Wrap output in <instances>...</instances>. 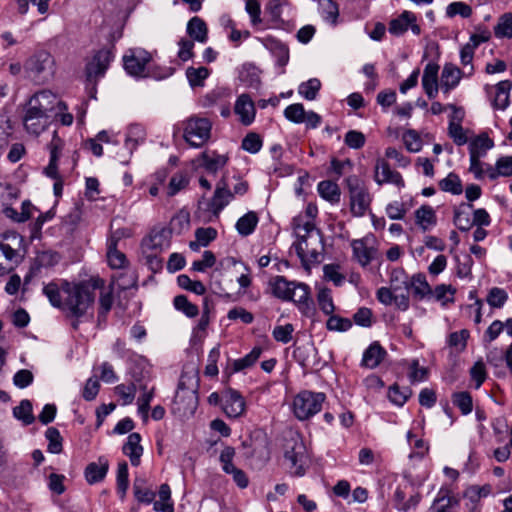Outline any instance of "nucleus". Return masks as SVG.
Returning <instances> with one entry per match:
<instances>
[{
    "label": "nucleus",
    "instance_id": "cd10ccee",
    "mask_svg": "<svg viewBox=\"0 0 512 512\" xmlns=\"http://www.w3.org/2000/svg\"><path fill=\"white\" fill-rule=\"evenodd\" d=\"M386 356L385 349L378 343H372L363 353L362 366L376 368Z\"/></svg>",
    "mask_w": 512,
    "mask_h": 512
},
{
    "label": "nucleus",
    "instance_id": "5fc2aeb1",
    "mask_svg": "<svg viewBox=\"0 0 512 512\" xmlns=\"http://www.w3.org/2000/svg\"><path fill=\"white\" fill-rule=\"evenodd\" d=\"M209 76V70L206 67H189L186 70V77L192 87L203 86L205 79Z\"/></svg>",
    "mask_w": 512,
    "mask_h": 512
},
{
    "label": "nucleus",
    "instance_id": "6e6552de",
    "mask_svg": "<svg viewBox=\"0 0 512 512\" xmlns=\"http://www.w3.org/2000/svg\"><path fill=\"white\" fill-rule=\"evenodd\" d=\"M151 61V55L144 49H130L123 57L126 72L135 77H144L145 69Z\"/></svg>",
    "mask_w": 512,
    "mask_h": 512
},
{
    "label": "nucleus",
    "instance_id": "4be33fe9",
    "mask_svg": "<svg viewBox=\"0 0 512 512\" xmlns=\"http://www.w3.org/2000/svg\"><path fill=\"white\" fill-rule=\"evenodd\" d=\"M109 470V462L100 457L97 462L89 463L84 471L86 481L92 485L104 480Z\"/></svg>",
    "mask_w": 512,
    "mask_h": 512
},
{
    "label": "nucleus",
    "instance_id": "4d7b16f0",
    "mask_svg": "<svg viewBox=\"0 0 512 512\" xmlns=\"http://www.w3.org/2000/svg\"><path fill=\"white\" fill-rule=\"evenodd\" d=\"M317 301L319 308L323 313L326 315H331L334 310L335 306L332 299L331 290L328 288H322L319 290L317 295Z\"/></svg>",
    "mask_w": 512,
    "mask_h": 512
},
{
    "label": "nucleus",
    "instance_id": "393cba45",
    "mask_svg": "<svg viewBox=\"0 0 512 512\" xmlns=\"http://www.w3.org/2000/svg\"><path fill=\"white\" fill-rule=\"evenodd\" d=\"M141 436L139 433L129 434L126 443L123 445V453L129 457L130 462L133 466L140 464V458L143 453V447L140 444Z\"/></svg>",
    "mask_w": 512,
    "mask_h": 512
},
{
    "label": "nucleus",
    "instance_id": "3c124183",
    "mask_svg": "<svg viewBox=\"0 0 512 512\" xmlns=\"http://www.w3.org/2000/svg\"><path fill=\"white\" fill-rule=\"evenodd\" d=\"M390 288L395 292L409 291V278L402 269L392 271Z\"/></svg>",
    "mask_w": 512,
    "mask_h": 512
},
{
    "label": "nucleus",
    "instance_id": "dca6fc26",
    "mask_svg": "<svg viewBox=\"0 0 512 512\" xmlns=\"http://www.w3.org/2000/svg\"><path fill=\"white\" fill-rule=\"evenodd\" d=\"M50 123V116H45L41 113H36L25 107V114L23 117V124L26 131L33 135L39 136Z\"/></svg>",
    "mask_w": 512,
    "mask_h": 512
},
{
    "label": "nucleus",
    "instance_id": "de8ad7c7",
    "mask_svg": "<svg viewBox=\"0 0 512 512\" xmlns=\"http://www.w3.org/2000/svg\"><path fill=\"white\" fill-rule=\"evenodd\" d=\"M321 88V82L317 78H311L298 87V93L306 100H314Z\"/></svg>",
    "mask_w": 512,
    "mask_h": 512
},
{
    "label": "nucleus",
    "instance_id": "39448f33",
    "mask_svg": "<svg viewBox=\"0 0 512 512\" xmlns=\"http://www.w3.org/2000/svg\"><path fill=\"white\" fill-rule=\"evenodd\" d=\"M326 395L322 392L304 390L299 392L293 399V413L295 417L304 421L310 419L321 411Z\"/></svg>",
    "mask_w": 512,
    "mask_h": 512
},
{
    "label": "nucleus",
    "instance_id": "774afa93",
    "mask_svg": "<svg viewBox=\"0 0 512 512\" xmlns=\"http://www.w3.org/2000/svg\"><path fill=\"white\" fill-rule=\"evenodd\" d=\"M403 142L409 152H419L422 149V141L415 130H408L403 134Z\"/></svg>",
    "mask_w": 512,
    "mask_h": 512
},
{
    "label": "nucleus",
    "instance_id": "09e8293b",
    "mask_svg": "<svg viewBox=\"0 0 512 512\" xmlns=\"http://www.w3.org/2000/svg\"><path fill=\"white\" fill-rule=\"evenodd\" d=\"M13 415L25 425L32 424L34 422V416L32 414L31 402L27 399L22 400L20 404L13 409Z\"/></svg>",
    "mask_w": 512,
    "mask_h": 512
},
{
    "label": "nucleus",
    "instance_id": "4468645a",
    "mask_svg": "<svg viewBox=\"0 0 512 512\" xmlns=\"http://www.w3.org/2000/svg\"><path fill=\"white\" fill-rule=\"evenodd\" d=\"M374 180L378 185L393 184L398 188H403L405 182L402 175L390 168L388 162L383 159H378L374 169Z\"/></svg>",
    "mask_w": 512,
    "mask_h": 512
},
{
    "label": "nucleus",
    "instance_id": "c756f323",
    "mask_svg": "<svg viewBox=\"0 0 512 512\" xmlns=\"http://www.w3.org/2000/svg\"><path fill=\"white\" fill-rule=\"evenodd\" d=\"M415 221L421 230L425 232L436 225V213L431 206L422 205L415 211Z\"/></svg>",
    "mask_w": 512,
    "mask_h": 512
},
{
    "label": "nucleus",
    "instance_id": "412c9836",
    "mask_svg": "<svg viewBox=\"0 0 512 512\" xmlns=\"http://www.w3.org/2000/svg\"><path fill=\"white\" fill-rule=\"evenodd\" d=\"M465 73L453 64H445L441 73L440 89L448 94L456 88Z\"/></svg>",
    "mask_w": 512,
    "mask_h": 512
},
{
    "label": "nucleus",
    "instance_id": "473e14b6",
    "mask_svg": "<svg viewBox=\"0 0 512 512\" xmlns=\"http://www.w3.org/2000/svg\"><path fill=\"white\" fill-rule=\"evenodd\" d=\"M416 21V16L410 11H404L397 18L392 19L389 23L388 31L395 36L402 35L405 33L411 22Z\"/></svg>",
    "mask_w": 512,
    "mask_h": 512
},
{
    "label": "nucleus",
    "instance_id": "72a5a7b5",
    "mask_svg": "<svg viewBox=\"0 0 512 512\" xmlns=\"http://www.w3.org/2000/svg\"><path fill=\"white\" fill-rule=\"evenodd\" d=\"M511 88L512 82L510 80L500 81L495 86L496 93L493 100L494 108L505 110L508 107Z\"/></svg>",
    "mask_w": 512,
    "mask_h": 512
},
{
    "label": "nucleus",
    "instance_id": "e433bc0d",
    "mask_svg": "<svg viewBox=\"0 0 512 512\" xmlns=\"http://www.w3.org/2000/svg\"><path fill=\"white\" fill-rule=\"evenodd\" d=\"M187 33L191 38L200 43H205L208 38V29L206 23L197 16L189 20L187 24Z\"/></svg>",
    "mask_w": 512,
    "mask_h": 512
},
{
    "label": "nucleus",
    "instance_id": "1a4fd4ad",
    "mask_svg": "<svg viewBox=\"0 0 512 512\" xmlns=\"http://www.w3.org/2000/svg\"><path fill=\"white\" fill-rule=\"evenodd\" d=\"M113 58L112 49L104 48L99 50L86 65L87 80L89 82H96L99 77H102Z\"/></svg>",
    "mask_w": 512,
    "mask_h": 512
},
{
    "label": "nucleus",
    "instance_id": "f3484780",
    "mask_svg": "<svg viewBox=\"0 0 512 512\" xmlns=\"http://www.w3.org/2000/svg\"><path fill=\"white\" fill-rule=\"evenodd\" d=\"M170 246V231L165 228L153 229L143 240V247L155 253Z\"/></svg>",
    "mask_w": 512,
    "mask_h": 512
},
{
    "label": "nucleus",
    "instance_id": "7c9ffc66",
    "mask_svg": "<svg viewBox=\"0 0 512 512\" xmlns=\"http://www.w3.org/2000/svg\"><path fill=\"white\" fill-rule=\"evenodd\" d=\"M258 223L259 217L257 213L255 211H248L237 220L235 229L240 236L247 237L255 231Z\"/></svg>",
    "mask_w": 512,
    "mask_h": 512
},
{
    "label": "nucleus",
    "instance_id": "ddd939ff",
    "mask_svg": "<svg viewBox=\"0 0 512 512\" xmlns=\"http://www.w3.org/2000/svg\"><path fill=\"white\" fill-rule=\"evenodd\" d=\"M234 194L228 188L225 178H221L217 184L208 206L213 215L218 218L221 211L233 200Z\"/></svg>",
    "mask_w": 512,
    "mask_h": 512
},
{
    "label": "nucleus",
    "instance_id": "5701e85b",
    "mask_svg": "<svg viewBox=\"0 0 512 512\" xmlns=\"http://www.w3.org/2000/svg\"><path fill=\"white\" fill-rule=\"evenodd\" d=\"M506 330L507 335L512 337V318H508L505 322L500 320L493 321L484 332L482 342L485 348H488L499 335Z\"/></svg>",
    "mask_w": 512,
    "mask_h": 512
},
{
    "label": "nucleus",
    "instance_id": "aec40b11",
    "mask_svg": "<svg viewBox=\"0 0 512 512\" xmlns=\"http://www.w3.org/2000/svg\"><path fill=\"white\" fill-rule=\"evenodd\" d=\"M20 262V256L10 244L0 241V276L11 272Z\"/></svg>",
    "mask_w": 512,
    "mask_h": 512
},
{
    "label": "nucleus",
    "instance_id": "6ab92c4d",
    "mask_svg": "<svg viewBox=\"0 0 512 512\" xmlns=\"http://www.w3.org/2000/svg\"><path fill=\"white\" fill-rule=\"evenodd\" d=\"M439 65L436 63H428L423 71L422 87L429 99H434L440 88L438 83Z\"/></svg>",
    "mask_w": 512,
    "mask_h": 512
},
{
    "label": "nucleus",
    "instance_id": "9d476101",
    "mask_svg": "<svg viewBox=\"0 0 512 512\" xmlns=\"http://www.w3.org/2000/svg\"><path fill=\"white\" fill-rule=\"evenodd\" d=\"M234 456L235 449L233 447L227 446L221 451L220 462L222 469L225 473L232 475L233 481L239 488L244 489L248 486L249 479L243 470L233 464Z\"/></svg>",
    "mask_w": 512,
    "mask_h": 512
},
{
    "label": "nucleus",
    "instance_id": "f8f14e48",
    "mask_svg": "<svg viewBox=\"0 0 512 512\" xmlns=\"http://www.w3.org/2000/svg\"><path fill=\"white\" fill-rule=\"evenodd\" d=\"M198 397L195 389H186L179 383L174 397L175 410L182 415L193 414L197 408Z\"/></svg>",
    "mask_w": 512,
    "mask_h": 512
},
{
    "label": "nucleus",
    "instance_id": "f257e3e1",
    "mask_svg": "<svg viewBox=\"0 0 512 512\" xmlns=\"http://www.w3.org/2000/svg\"><path fill=\"white\" fill-rule=\"evenodd\" d=\"M103 287L104 280L100 278H91L78 283L62 280V291L65 295L63 310L76 318L86 315L93 308L95 290Z\"/></svg>",
    "mask_w": 512,
    "mask_h": 512
},
{
    "label": "nucleus",
    "instance_id": "79ce46f5",
    "mask_svg": "<svg viewBox=\"0 0 512 512\" xmlns=\"http://www.w3.org/2000/svg\"><path fill=\"white\" fill-rule=\"evenodd\" d=\"M439 187L442 191L449 192L453 195H460L463 192L460 177L452 172L439 182Z\"/></svg>",
    "mask_w": 512,
    "mask_h": 512
},
{
    "label": "nucleus",
    "instance_id": "bf43d9fd",
    "mask_svg": "<svg viewBox=\"0 0 512 512\" xmlns=\"http://www.w3.org/2000/svg\"><path fill=\"white\" fill-rule=\"evenodd\" d=\"M177 282L181 288L191 291L197 295H203L206 292V288L201 281L191 280L187 275H179Z\"/></svg>",
    "mask_w": 512,
    "mask_h": 512
},
{
    "label": "nucleus",
    "instance_id": "603ef678",
    "mask_svg": "<svg viewBox=\"0 0 512 512\" xmlns=\"http://www.w3.org/2000/svg\"><path fill=\"white\" fill-rule=\"evenodd\" d=\"M45 437L48 441V451L53 454L61 453L63 439L59 430L55 427H49L45 432Z\"/></svg>",
    "mask_w": 512,
    "mask_h": 512
},
{
    "label": "nucleus",
    "instance_id": "0eeeda50",
    "mask_svg": "<svg viewBox=\"0 0 512 512\" xmlns=\"http://www.w3.org/2000/svg\"><path fill=\"white\" fill-rule=\"evenodd\" d=\"M26 108L36 113L50 116L49 113L56 109L67 110V105L60 101L56 94L50 90H41L35 93L27 102Z\"/></svg>",
    "mask_w": 512,
    "mask_h": 512
},
{
    "label": "nucleus",
    "instance_id": "a211bd4d",
    "mask_svg": "<svg viewBox=\"0 0 512 512\" xmlns=\"http://www.w3.org/2000/svg\"><path fill=\"white\" fill-rule=\"evenodd\" d=\"M234 111L239 117V121L245 126L250 125L255 119V105L248 94H241L237 98Z\"/></svg>",
    "mask_w": 512,
    "mask_h": 512
},
{
    "label": "nucleus",
    "instance_id": "c9c22d12",
    "mask_svg": "<svg viewBox=\"0 0 512 512\" xmlns=\"http://www.w3.org/2000/svg\"><path fill=\"white\" fill-rule=\"evenodd\" d=\"M43 294L48 298L53 307L63 309L65 295L62 291V281L60 284L50 282L44 285Z\"/></svg>",
    "mask_w": 512,
    "mask_h": 512
},
{
    "label": "nucleus",
    "instance_id": "864d4df0",
    "mask_svg": "<svg viewBox=\"0 0 512 512\" xmlns=\"http://www.w3.org/2000/svg\"><path fill=\"white\" fill-rule=\"evenodd\" d=\"M494 33L498 38H512V13H505L499 18Z\"/></svg>",
    "mask_w": 512,
    "mask_h": 512
},
{
    "label": "nucleus",
    "instance_id": "c03bdc74",
    "mask_svg": "<svg viewBox=\"0 0 512 512\" xmlns=\"http://www.w3.org/2000/svg\"><path fill=\"white\" fill-rule=\"evenodd\" d=\"M128 476V464L125 461H122L118 464L116 477L117 493L119 494L122 500L125 498L126 492L129 487Z\"/></svg>",
    "mask_w": 512,
    "mask_h": 512
},
{
    "label": "nucleus",
    "instance_id": "e2e57ef3",
    "mask_svg": "<svg viewBox=\"0 0 512 512\" xmlns=\"http://www.w3.org/2000/svg\"><path fill=\"white\" fill-rule=\"evenodd\" d=\"M245 11L249 15L250 23L253 27H257L262 24L261 5L258 0H246Z\"/></svg>",
    "mask_w": 512,
    "mask_h": 512
},
{
    "label": "nucleus",
    "instance_id": "13d9d810",
    "mask_svg": "<svg viewBox=\"0 0 512 512\" xmlns=\"http://www.w3.org/2000/svg\"><path fill=\"white\" fill-rule=\"evenodd\" d=\"M455 293L456 289L452 285L446 284L437 285L432 291L435 299L441 301L442 304L453 303Z\"/></svg>",
    "mask_w": 512,
    "mask_h": 512
},
{
    "label": "nucleus",
    "instance_id": "49530a36",
    "mask_svg": "<svg viewBox=\"0 0 512 512\" xmlns=\"http://www.w3.org/2000/svg\"><path fill=\"white\" fill-rule=\"evenodd\" d=\"M173 304L176 310L182 312L189 318H194L199 314L198 306L191 303L185 295H178L174 298Z\"/></svg>",
    "mask_w": 512,
    "mask_h": 512
},
{
    "label": "nucleus",
    "instance_id": "ea45409f",
    "mask_svg": "<svg viewBox=\"0 0 512 512\" xmlns=\"http://www.w3.org/2000/svg\"><path fill=\"white\" fill-rule=\"evenodd\" d=\"M318 5L322 18L326 22L335 25L339 17V7L337 3L333 0H318Z\"/></svg>",
    "mask_w": 512,
    "mask_h": 512
},
{
    "label": "nucleus",
    "instance_id": "69168bd1",
    "mask_svg": "<svg viewBox=\"0 0 512 512\" xmlns=\"http://www.w3.org/2000/svg\"><path fill=\"white\" fill-rule=\"evenodd\" d=\"M410 395L411 390L409 388L401 390L397 385L391 386L388 391L389 400L397 406H403Z\"/></svg>",
    "mask_w": 512,
    "mask_h": 512
},
{
    "label": "nucleus",
    "instance_id": "052dcab7",
    "mask_svg": "<svg viewBox=\"0 0 512 512\" xmlns=\"http://www.w3.org/2000/svg\"><path fill=\"white\" fill-rule=\"evenodd\" d=\"M469 331L462 329L460 331L453 332L449 335L448 344L453 347L457 352H462L467 346V340L469 338Z\"/></svg>",
    "mask_w": 512,
    "mask_h": 512
},
{
    "label": "nucleus",
    "instance_id": "58836bf2",
    "mask_svg": "<svg viewBox=\"0 0 512 512\" xmlns=\"http://www.w3.org/2000/svg\"><path fill=\"white\" fill-rule=\"evenodd\" d=\"M351 246L354 257L362 266H366L371 262L373 250L366 245L364 240H353Z\"/></svg>",
    "mask_w": 512,
    "mask_h": 512
},
{
    "label": "nucleus",
    "instance_id": "680f3d73",
    "mask_svg": "<svg viewBox=\"0 0 512 512\" xmlns=\"http://www.w3.org/2000/svg\"><path fill=\"white\" fill-rule=\"evenodd\" d=\"M287 5L288 0H269L266 5V12L273 22L279 23L282 21L283 9Z\"/></svg>",
    "mask_w": 512,
    "mask_h": 512
},
{
    "label": "nucleus",
    "instance_id": "bb28decb",
    "mask_svg": "<svg viewBox=\"0 0 512 512\" xmlns=\"http://www.w3.org/2000/svg\"><path fill=\"white\" fill-rule=\"evenodd\" d=\"M486 173L490 180L512 176V156L500 157L497 159L494 167L487 165Z\"/></svg>",
    "mask_w": 512,
    "mask_h": 512
},
{
    "label": "nucleus",
    "instance_id": "a18cd8bd",
    "mask_svg": "<svg viewBox=\"0 0 512 512\" xmlns=\"http://www.w3.org/2000/svg\"><path fill=\"white\" fill-rule=\"evenodd\" d=\"M452 403L456 406L463 415H468L472 412L473 401L469 392L461 391L452 395Z\"/></svg>",
    "mask_w": 512,
    "mask_h": 512
},
{
    "label": "nucleus",
    "instance_id": "b1692460",
    "mask_svg": "<svg viewBox=\"0 0 512 512\" xmlns=\"http://www.w3.org/2000/svg\"><path fill=\"white\" fill-rule=\"evenodd\" d=\"M199 160L201 161L200 166L205 171L215 174L226 165L228 158L216 151H204L199 156Z\"/></svg>",
    "mask_w": 512,
    "mask_h": 512
},
{
    "label": "nucleus",
    "instance_id": "7ed1b4c3",
    "mask_svg": "<svg viewBox=\"0 0 512 512\" xmlns=\"http://www.w3.org/2000/svg\"><path fill=\"white\" fill-rule=\"evenodd\" d=\"M350 211L355 217H362L370 210L372 195L365 183L357 176L352 175L346 179Z\"/></svg>",
    "mask_w": 512,
    "mask_h": 512
},
{
    "label": "nucleus",
    "instance_id": "2f4dec72",
    "mask_svg": "<svg viewBox=\"0 0 512 512\" xmlns=\"http://www.w3.org/2000/svg\"><path fill=\"white\" fill-rule=\"evenodd\" d=\"M409 291L417 300H422L426 296L432 294V289L428 284L425 275L418 273L409 279Z\"/></svg>",
    "mask_w": 512,
    "mask_h": 512
},
{
    "label": "nucleus",
    "instance_id": "4c0bfd02",
    "mask_svg": "<svg viewBox=\"0 0 512 512\" xmlns=\"http://www.w3.org/2000/svg\"><path fill=\"white\" fill-rule=\"evenodd\" d=\"M317 190L323 199L331 203L340 201V188L335 182L329 180L321 181L318 183Z\"/></svg>",
    "mask_w": 512,
    "mask_h": 512
},
{
    "label": "nucleus",
    "instance_id": "a878e982",
    "mask_svg": "<svg viewBox=\"0 0 512 512\" xmlns=\"http://www.w3.org/2000/svg\"><path fill=\"white\" fill-rule=\"evenodd\" d=\"M295 281H288L284 276L272 277L269 281V287L272 294L283 301L292 299L291 290L294 286Z\"/></svg>",
    "mask_w": 512,
    "mask_h": 512
},
{
    "label": "nucleus",
    "instance_id": "20e7f679",
    "mask_svg": "<svg viewBox=\"0 0 512 512\" xmlns=\"http://www.w3.org/2000/svg\"><path fill=\"white\" fill-rule=\"evenodd\" d=\"M284 458L289 462L292 475L301 477L306 473L308 466L307 450L303 440L298 435H293L286 440Z\"/></svg>",
    "mask_w": 512,
    "mask_h": 512
},
{
    "label": "nucleus",
    "instance_id": "a19ab883",
    "mask_svg": "<svg viewBox=\"0 0 512 512\" xmlns=\"http://www.w3.org/2000/svg\"><path fill=\"white\" fill-rule=\"evenodd\" d=\"M145 140V131L140 125H131L128 129L125 147L132 153Z\"/></svg>",
    "mask_w": 512,
    "mask_h": 512
},
{
    "label": "nucleus",
    "instance_id": "2eb2a0df",
    "mask_svg": "<svg viewBox=\"0 0 512 512\" xmlns=\"http://www.w3.org/2000/svg\"><path fill=\"white\" fill-rule=\"evenodd\" d=\"M223 412L230 418H237L245 411V400L242 395L232 388L223 392Z\"/></svg>",
    "mask_w": 512,
    "mask_h": 512
},
{
    "label": "nucleus",
    "instance_id": "9b49d317",
    "mask_svg": "<svg viewBox=\"0 0 512 512\" xmlns=\"http://www.w3.org/2000/svg\"><path fill=\"white\" fill-rule=\"evenodd\" d=\"M53 57L46 51L35 54L28 61V69L41 81L48 80L53 74Z\"/></svg>",
    "mask_w": 512,
    "mask_h": 512
},
{
    "label": "nucleus",
    "instance_id": "423d86ee",
    "mask_svg": "<svg viewBox=\"0 0 512 512\" xmlns=\"http://www.w3.org/2000/svg\"><path fill=\"white\" fill-rule=\"evenodd\" d=\"M211 129L212 123L209 119L190 117L184 123L183 137L190 146L199 148L210 139Z\"/></svg>",
    "mask_w": 512,
    "mask_h": 512
},
{
    "label": "nucleus",
    "instance_id": "6e6d98bb",
    "mask_svg": "<svg viewBox=\"0 0 512 512\" xmlns=\"http://www.w3.org/2000/svg\"><path fill=\"white\" fill-rule=\"evenodd\" d=\"M284 116L287 120L296 124H300L305 120L306 111L303 104L294 103L285 108Z\"/></svg>",
    "mask_w": 512,
    "mask_h": 512
},
{
    "label": "nucleus",
    "instance_id": "0e129e2a",
    "mask_svg": "<svg viewBox=\"0 0 512 512\" xmlns=\"http://www.w3.org/2000/svg\"><path fill=\"white\" fill-rule=\"evenodd\" d=\"M115 394L122 400V405L132 404L135 398L136 386L134 384H119L114 388Z\"/></svg>",
    "mask_w": 512,
    "mask_h": 512
},
{
    "label": "nucleus",
    "instance_id": "8fccbe9b",
    "mask_svg": "<svg viewBox=\"0 0 512 512\" xmlns=\"http://www.w3.org/2000/svg\"><path fill=\"white\" fill-rule=\"evenodd\" d=\"M261 353L260 347H254L247 355L234 361L233 370L239 372L251 367L259 359Z\"/></svg>",
    "mask_w": 512,
    "mask_h": 512
},
{
    "label": "nucleus",
    "instance_id": "c85d7f7f",
    "mask_svg": "<svg viewBox=\"0 0 512 512\" xmlns=\"http://www.w3.org/2000/svg\"><path fill=\"white\" fill-rule=\"evenodd\" d=\"M118 239L119 237H116L114 234L108 239L107 242L108 264L113 269L123 268L127 263L125 254L117 250Z\"/></svg>",
    "mask_w": 512,
    "mask_h": 512
},
{
    "label": "nucleus",
    "instance_id": "338daca9",
    "mask_svg": "<svg viewBox=\"0 0 512 512\" xmlns=\"http://www.w3.org/2000/svg\"><path fill=\"white\" fill-rule=\"evenodd\" d=\"M428 375V370L425 367L419 365L418 359H413L409 364V373L408 377L410 382H422L426 380Z\"/></svg>",
    "mask_w": 512,
    "mask_h": 512
},
{
    "label": "nucleus",
    "instance_id": "f03ea898",
    "mask_svg": "<svg viewBox=\"0 0 512 512\" xmlns=\"http://www.w3.org/2000/svg\"><path fill=\"white\" fill-rule=\"evenodd\" d=\"M293 228L298 241L293 244L302 264H318L321 261L323 242L321 232L312 221H303L301 217L293 219Z\"/></svg>",
    "mask_w": 512,
    "mask_h": 512
},
{
    "label": "nucleus",
    "instance_id": "37998d69",
    "mask_svg": "<svg viewBox=\"0 0 512 512\" xmlns=\"http://www.w3.org/2000/svg\"><path fill=\"white\" fill-rule=\"evenodd\" d=\"M494 146L493 141L487 135H480L469 144V154L483 157Z\"/></svg>",
    "mask_w": 512,
    "mask_h": 512
},
{
    "label": "nucleus",
    "instance_id": "f704fd0d",
    "mask_svg": "<svg viewBox=\"0 0 512 512\" xmlns=\"http://www.w3.org/2000/svg\"><path fill=\"white\" fill-rule=\"evenodd\" d=\"M133 493L136 500L140 503L150 504L155 499V492L146 486V480L143 477H136L133 483Z\"/></svg>",
    "mask_w": 512,
    "mask_h": 512
}]
</instances>
